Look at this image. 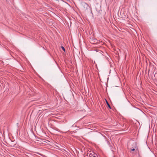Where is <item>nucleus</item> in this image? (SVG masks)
I'll return each mask as SVG.
<instances>
[{
	"label": "nucleus",
	"mask_w": 157,
	"mask_h": 157,
	"mask_svg": "<svg viewBox=\"0 0 157 157\" xmlns=\"http://www.w3.org/2000/svg\"><path fill=\"white\" fill-rule=\"evenodd\" d=\"M82 5L83 6H87V4L85 3V2H84L82 3Z\"/></svg>",
	"instance_id": "obj_1"
},
{
	"label": "nucleus",
	"mask_w": 157,
	"mask_h": 157,
	"mask_svg": "<svg viewBox=\"0 0 157 157\" xmlns=\"http://www.w3.org/2000/svg\"><path fill=\"white\" fill-rule=\"evenodd\" d=\"M106 103L107 104V105H108L110 109H111V107L109 105V103H108V102L106 101Z\"/></svg>",
	"instance_id": "obj_2"
},
{
	"label": "nucleus",
	"mask_w": 157,
	"mask_h": 157,
	"mask_svg": "<svg viewBox=\"0 0 157 157\" xmlns=\"http://www.w3.org/2000/svg\"><path fill=\"white\" fill-rule=\"evenodd\" d=\"M130 149H131V151H132L135 150V149L134 148L132 149L130 148Z\"/></svg>",
	"instance_id": "obj_3"
},
{
	"label": "nucleus",
	"mask_w": 157,
	"mask_h": 157,
	"mask_svg": "<svg viewBox=\"0 0 157 157\" xmlns=\"http://www.w3.org/2000/svg\"><path fill=\"white\" fill-rule=\"evenodd\" d=\"M61 48H62V49L63 50V51H64V52H65V49L64 48V47L63 46H62Z\"/></svg>",
	"instance_id": "obj_4"
},
{
	"label": "nucleus",
	"mask_w": 157,
	"mask_h": 157,
	"mask_svg": "<svg viewBox=\"0 0 157 157\" xmlns=\"http://www.w3.org/2000/svg\"><path fill=\"white\" fill-rule=\"evenodd\" d=\"M93 157H96V156H93Z\"/></svg>",
	"instance_id": "obj_5"
}]
</instances>
